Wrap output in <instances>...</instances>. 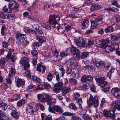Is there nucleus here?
<instances>
[{
  "mask_svg": "<svg viewBox=\"0 0 120 120\" xmlns=\"http://www.w3.org/2000/svg\"><path fill=\"white\" fill-rule=\"evenodd\" d=\"M74 42L78 46L83 48L87 47L88 46H91L94 43V41L89 40L87 44L86 41L80 38L79 39H75Z\"/></svg>",
  "mask_w": 120,
  "mask_h": 120,
  "instance_id": "1",
  "label": "nucleus"
},
{
  "mask_svg": "<svg viewBox=\"0 0 120 120\" xmlns=\"http://www.w3.org/2000/svg\"><path fill=\"white\" fill-rule=\"evenodd\" d=\"M87 103L89 105H91L93 104L94 107H97L98 105V97L96 96L93 97L90 94L89 99L87 100Z\"/></svg>",
  "mask_w": 120,
  "mask_h": 120,
  "instance_id": "2",
  "label": "nucleus"
},
{
  "mask_svg": "<svg viewBox=\"0 0 120 120\" xmlns=\"http://www.w3.org/2000/svg\"><path fill=\"white\" fill-rule=\"evenodd\" d=\"M36 106L37 104L33 102L31 103L27 107V112L31 115H33L36 109Z\"/></svg>",
  "mask_w": 120,
  "mask_h": 120,
  "instance_id": "3",
  "label": "nucleus"
},
{
  "mask_svg": "<svg viewBox=\"0 0 120 120\" xmlns=\"http://www.w3.org/2000/svg\"><path fill=\"white\" fill-rule=\"evenodd\" d=\"M49 17V22L50 25L57 23L59 20V16L56 15H50Z\"/></svg>",
  "mask_w": 120,
  "mask_h": 120,
  "instance_id": "4",
  "label": "nucleus"
},
{
  "mask_svg": "<svg viewBox=\"0 0 120 120\" xmlns=\"http://www.w3.org/2000/svg\"><path fill=\"white\" fill-rule=\"evenodd\" d=\"M63 83L62 82H60L56 83L54 85L52 89L54 92L57 93L61 91L62 86Z\"/></svg>",
  "mask_w": 120,
  "mask_h": 120,
  "instance_id": "5",
  "label": "nucleus"
},
{
  "mask_svg": "<svg viewBox=\"0 0 120 120\" xmlns=\"http://www.w3.org/2000/svg\"><path fill=\"white\" fill-rule=\"evenodd\" d=\"M103 115L106 117H112L114 118L115 117L114 112L113 110L108 111L104 110L103 111Z\"/></svg>",
  "mask_w": 120,
  "mask_h": 120,
  "instance_id": "6",
  "label": "nucleus"
},
{
  "mask_svg": "<svg viewBox=\"0 0 120 120\" xmlns=\"http://www.w3.org/2000/svg\"><path fill=\"white\" fill-rule=\"evenodd\" d=\"M28 59L25 57L22 59L20 61V63L22 66L24 65V70H26L30 67V65L28 61Z\"/></svg>",
  "mask_w": 120,
  "mask_h": 120,
  "instance_id": "7",
  "label": "nucleus"
},
{
  "mask_svg": "<svg viewBox=\"0 0 120 120\" xmlns=\"http://www.w3.org/2000/svg\"><path fill=\"white\" fill-rule=\"evenodd\" d=\"M19 5L14 0H12L9 2L8 5L9 9H13L16 11H17V8L19 7Z\"/></svg>",
  "mask_w": 120,
  "mask_h": 120,
  "instance_id": "8",
  "label": "nucleus"
},
{
  "mask_svg": "<svg viewBox=\"0 0 120 120\" xmlns=\"http://www.w3.org/2000/svg\"><path fill=\"white\" fill-rule=\"evenodd\" d=\"M48 95L46 94H39L37 95L38 100L40 102H46Z\"/></svg>",
  "mask_w": 120,
  "mask_h": 120,
  "instance_id": "9",
  "label": "nucleus"
},
{
  "mask_svg": "<svg viewBox=\"0 0 120 120\" xmlns=\"http://www.w3.org/2000/svg\"><path fill=\"white\" fill-rule=\"evenodd\" d=\"M47 104L49 105H54L56 101V100L51 97L49 95H48L47 98Z\"/></svg>",
  "mask_w": 120,
  "mask_h": 120,
  "instance_id": "10",
  "label": "nucleus"
},
{
  "mask_svg": "<svg viewBox=\"0 0 120 120\" xmlns=\"http://www.w3.org/2000/svg\"><path fill=\"white\" fill-rule=\"evenodd\" d=\"M71 90V87L69 86L64 87L62 88V95L63 96H65L67 93H69Z\"/></svg>",
  "mask_w": 120,
  "mask_h": 120,
  "instance_id": "11",
  "label": "nucleus"
},
{
  "mask_svg": "<svg viewBox=\"0 0 120 120\" xmlns=\"http://www.w3.org/2000/svg\"><path fill=\"white\" fill-rule=\"evenodd\" d=\"M37 70L39 72H41L42 71V73H44L46 69L45 66L40 64H38L37 65Z\"/></svg>",
  "mask_w": 120,
  "mask_h": 120,
  "instance_id": "12",
  "label": "nucleus"
},
{
  "mask_svg": "<svg viewBox=\"0 0 120 120\" xmlns=\"http://www.w3.org/2000/svg\"><path fill=\"white\" fill-rule=\"evenodd\" d=\"M11 55L12 53L11 52H9L6 58L8 60L10 59L11 61L13 62L17 59V57L15 54H13L12 55Z\"/></svg>",
  "mask_w": 120,
  "mask_h": 120,
  "instance_id": "13",
  "label": "nucleus"
},
{
  "mask_svg": "<svg viewBox=\"0 0 120 120\" xmlns=\"http://www.w3.org/2000/svg\"><path fill=\"white\" fill-rule=\"evenodd\" d=\"M41 116L42 120H52V116L50 115L47 116L45 113H43L41 114Z\"/></svg>",
  "mask_w": 120,
  "mask_h": 120,
  "instance_id": "14",
  "label": "nucleus"
},
{
  "mask_svg": "<svg viewBox=\"0 0 120 120\" xmlns=\"http://www.w3.org/2000/svg\"><path fill=\"white\" fill-rule=\"evenodd\" d=\"M69 62H70V65L71 68H76L77 62L74 58L71 59L69 60Z\"/></svg>",
  "mask_w": 120,
  "mask_h": 120,
  "instance_id": "15",
  "label": "nucleus"
},
{
  "mask_svg": "<svg viewBox=\"0 0 120 120\" xmlns=\"http://www.w3.org/2000/svg\"><path fill=\"white\" fill-rule=\"evenodd\" d=\"M82 28L84 29L87 28L89 25V21L87 19H83L81 22Z\"/></svg>",
  "mask_w": 120,
  "mask_h": 120,
  "instance_id": "16",
  "label": "nucleus"
},
{
  "mask_svg": "<svg viewBox=\"0 0 120 120\" xmlns=\"http://www.w3.org/2000/svg\"><path fill=\"white\" fill-rule=\"evenodd\" d=\"M16 38L18 41H19V42H20L22 40L25 39L26 38V37L24 34H17L16 36Z\"/></svg>",
  "mask_w": 120,
  "mask_h": 120,
  "instance_id": "17",
  "label": "nucleus"
},
{
  "mask_svg": "<svg viewBox=\"0 0 120 120\" xmlns=\"http://www.w3.org/2000/svg\"><path fill=\"white\" fill-rule=\"evenodd\" d=\"M116 101L112 102L111 104V107L112 108H113L115 111L117 109L118 110L120 111V104H116Z\"/></svg>",
  "mask_w": 120,
  "mask_h": 120,
  "instance_id": "18",
  "label": "nucleus"
},
{
  "mask_svg": "<svg viewBox=\"0 0 120 120\" xmlns=\"http://www.w3.org/2000/svg\"><path fill=\"white\" fill-rule=\"evenodd\" d=\"M16 85L18 87H20L21 86H23L25 83L24 81H23L21 79H19L18 77L15 80Z\"/></svg>",
  "mask_w": 120,
  "mask_h": 120,
  "instance_id": "19",
  "label": "nucleus"
},
{
  "mask_svg": "<svg viewBox=\"0 0 120 120\" xmlns=\"http://www.w3.org/2000/svg\"><path fill=\"white\" fill-rule=\"evenodd\" d=\"M69 50L68 51H70L73 54H75L76 53H79L80 52L79 50L78 49L75 48L73 46H71L70 48H69Z\"/></svg>",
  "mask_w": 120,
  "mask_h": 120,
  "instance_id": "20",
  "label": "nucleus"
},
{
  "mask_svg": "<svg viewBox=\"0 0 120 120\" xmlns=\"http://www.w3.org/2000/svg\"><path fill=\"white\" fill-rule=\"evenodd\" d=\"M101 6L100 5L94 4L91 6L90 7V11L93 12L96 11L100 8Z\"/></svg>",
  "mask_w": 120,
  "mask_h": 120,
  "instance_id": "21",
  "label": "nucleus"
},
{
  "mask_svg": "<svg viewBox=\"0 0 120 120\" xmlns=\"http://www.w3.org/2000/svg\"><path fill=\"white\" fill-rule=\"evenodd\" d=\"M37 39L39 41V43L41 44L42 43L45 42L46 39L45 37L43 36H36Z\"/></svg>",
  "mask_w": 120,
  "mask_h": 120,
  "instance_id": "22",
  "label": "nucleus"
},
{
  "mask_svg": "<svg viewBox=\"0 0 120 120\" xmlns=\"http://www.w3.org/2000/svg\"><path fill=\"white\" fill-rule=\"evenodd\" d=\"M11 114L14 118L18 119L19 118V113L15 110H13L11 113Z\"/></svg>",
  "mask_w": 120,
  "mask_h": 120,
  "instance_id": "23",
  "label": "nucleus"
},
{
  "mask_svg": "<svg viewBox=\"0 0 120 120\" xmlns=\"http://www.w3.org/2000/svg\"><path fill=\"white\" fill-rule=\"evenodd\" d=\"M103 51L107 53H109L112 51V49L111 46L107 45L104 48L102 49Z\"/></svg>",
  "mask_w": 120,
  "mask_h": 120,
  "instance_id": "24",
  "label": "nucleus"
},
{
  "mask_svg": "<svg viewBox=\"0 0 120 120\" xmlns=\"http://www.w3.org/2000/svg\"><path fill=\"white\" fill-rule=\"evenodd\" d=\"M53 109L56 112H59L60 113H62L63 112V111L62 109L60 107L58 106L54 105L53 106Z\"/></svg>",
  "mask_w": 120,
  "mask_h": 120,
  "instance_id": "25",
  "label": "nucleus"
},
{
  "mask_svg": "<svg viewBox=\"0 0 120 120\" xmlns=\"http://www.w3.org/2000/svg\"><path fill=\"white\" fill-rule=\"evenodd\" d=\"M93 62L94 64L96 65V67L98 68H100L101 65H102L101 64V62L99 61H98L97 60L94 59L93 61Z\"/></svg>",
  "mask_w": 120,
  "mask_h": 120,
  "instance_id": "26",
  "label": "nucleus"
},
{
  "mask_svg": "<svg viewBox=\"0 0 120 120\" xmlns=\"http://www.w3.org/2000/svg\"><path fill=\"white\" fill-rule=\"evenodd\" d=\"M24 31L26 32L32 33H34L35 32L34 30H33L29 28L26 27L24 28Z\"/></svg>",
  "mask_w": 120,
  "mask_h": 120,
  "instance_id": "27",
  "label": "nucleus"
},
{
  "mask_svg": "<svg viewBox=\"0 0 120 120\" xmlns=\"http://www.w3.org/2000/svg\"><path fill=\"white\" fill-rule=\"evenodd\" d=\"M103 115L102 113L101 112H99L96 111V113L94 116V118H101L102 117Z\"/></svg>",
  "mask_w": 120,
  "mask_h": 120,
  "instance_id": "28",
  "label": "nucleus"
},
{
  "mask_svg": "<svg viewBox=\"0 0 120 120\" xmlns=\"http://www.w3.org/2000/svg\"><path fill=\"white\" fill-rule=\"evenodd\" d=\"M82 116L85 120H91L92 119L91 116L86 114H83L82 115Z\"/></svg>",
  "mask_w": 120,
  "mask_h": 120,
  "instance_id": "29",
  "label": "nucleus"
},
{
  "mask_svg": "<svg viewBox=\"0 0 120 120\" xmlns=\"http://www.w3.org/2000/svg\"><path fill=\"white\" fill-rule=\"evenodd\" d=\"M69 49L67 48L66 51H64L61 52L60 53V56H61L63 57H64L67 56L69 52Z\"/></svg>",
  "mask_w": 120,
  "mask_h": 120,
  "instance_id": "30",
  "label": "nucleus"
},
{
  "mask_svg": "<svg viewBox=\"0 0 120 120\" xmlns=\"http://www.w3.org/2000/svg\"><path fill=\"white\" fill-rule=\"evenodd\" d=\"M89 53L88 52H82L81 55V58L85 59L89 57Z\"/></svg>",
  "mask_w": 120,
  "mask_h": 120,
  "instance_id": "31",
  "label": "nucleus"
},
{
  "mask_svg": "<svg viewBox=\"0 0 120 120\" xmlns=\"http://www.w3.org/2000/svg\"><path fill=\"white\" fill-rule=\"evenodd\" d=\"M114 29L113 27L110 26L108 27H106L105 29V31L107 33L109 32H113L114 31Z\"/></svg>",
  "mask_w": 120,
  "mask_h": 120,
  "instance_id": "32",
  "label": "nucleus"
},
{
  "mask_svg": "<svg viewBox=\"0 0 120 120\" xmlns=\"http://www.w3.org/2000/svg\"><path fill=\"white\" fill-rule=\"evenodd\" d=\"M16 73V71L14 69L11 68L10 69L9 74V77H12Z\"/></svg>",
  "mask_w": 120,
  "mask_h": 120,
  "instance_id": "33",
  "label": "nucleus"
},
{
  "mask_svg": "<svg viewBox=\"0 0 120 120\" xmlns=\"http://www.w3.org/2000/svg\"><path fill=\"white\" fill-rule=\"evenodd\" d=\"M95 79L97 82L98 83H100L103 80H105L104 77H101L98 76H97L95 77Z\"/></svg>",
  "mask_w": 120,
  "mask_h": 120,
  "instance_id": "34",
  "label": "nucleus"
},
{
  "mask_svg": "<svg viewBox=\"0 0 120 120\" xmlns=\"http://www.w3.org/2000/svg\"><path fill=\"white\" fill-rule=\"evenodd\" d=\"M69 82L71 84L74 85H76L77 84L76 79L73 78H71L69 79Z\"/></svg>",
  "mask_w": 120,
  "mask_h": 120,
  "instance_id": "35",
  "label": "nucleus"
},
{
  "mask_svg": "<svg viewBox=\"0 0 120 120\" xmlns=\"http://www.w3.org/2000/svg\"><path fill=\"white\" fill-rule=\"evenodd\" d=\"M111 46L112 49V51L117 50L119 48V45L116 43H113Z\"/></svg>",
  "mask_w": 120,
  "mask_h": 120,
  "instance_id": "36",
  "label": "nucleus"
},
{
  "mask_svg": "<svg viewBox=\"0 0 120 120\" xmlns=\"http://www.w3.org/2000/svg\"><path fill=\"white\" fill-rule=\"evenodd\" d=\"M42 27L48 30H50L51 29L50 26L48 24L44 22H42L41 24Z\"/></svg>",
  "mask_w": 120,
  "mask_h": 120,
  "instance_id": "37",
  "label": "nucleus"
},
{
  "mask_svg": "<svg viewBox=\"0 0 120 120\" xmlns=\"http://www.w3.org/2000/svg\"><path fill=\"white\" fill-rule=\"evenodd\" d=\"M51 50L54 55L56 57H57L58 52L56 47L55 46L52 47L51 48Z\"/></svg>",
  "mask_w": 120,
  "mask_h": 120,
  "instance_id": "38",
  "label": "nucleus"
},
{
  "mask_svg": "<svg viewBox=\"0 0 120 120\" xmlns=\"http://www.w3.org/2000/svg\"><path fill=\"white\" fill-rule=\"evenodd\" d=\"M0 107L3 110H5L7 108L8 105L6 103L2 102L0 103Z\"/></svg>",
  "mask_w": 120,
  "mask_h": 120,
  "instance_id": "39",
  "label": "nucleus"
},
{
  "mask_svg": "<svg viewBox=\"0 0 120 120\" xmlns=\"http://www.w3.org/2000/svg\"><path fill=\"white\" fill-rule=\"evenodd\" d=\"M98 26V24L97 22H95V21H94L91 22V27L92 29L96 28Z\"/></svg>",
  "mask_w": 120,
  "mask_h": 120,
  "instance_id": "40",
  "label": "nucleus"
},
{
  "mask_svg": "<svg viewBox=\"0 0 120 120\" xmlns=\"http://www.w3.org/2000/svg\"><path fill=\"white\" fill-rule=\"evenodd\" d=\"M101 64L102 65H103L105 67L108 69L110 67L111 65V64L110 63L105 62L103 61H101Z\"/></svg>",
  "mask_w": 120,
  "mask_h": 120,
  "instance_id": "41",
  "label": "nucleus"
},
{
  "mask_svg": "<svg viewBox=\"0 0 120 120\" xmlns=\"http://www.w3.org/2000/svg\"><path fill=\"white\" fill-rule=\"evenodd\" d=\"M53 74L52 73H49L47 75V79L49 81H51L53 79Z\"/></svg>",
  "mask_w": 120,
  "mask_h": 120,
  "instance_id": "42",
  "label": "nucleus"
},
{
  "mask_svg": "<svg viewBox=\"0 0 120 120\" xmlns=\"http://www.w3.org/2000/svg\"><path fill=\"white\" fill-rule=\"evenodd\" d=\"M25 103V101L24 99H21L17 103V106L18 107L21 106Z\"/></svg>",
  "mask_w": 120,
  "mask_h": 120,
  "instance_id": "43",
  "label": "nucleus"
},
{
  "mask_svg": "<svg viewBox=\"0 0 120 120\" xmlns=\"http://www.w3.org/2000/svg\"><path fill=\"white\" fill-rule=\"evenodd\" d=\"M32 79L34 82H37L38 83H40L41 81V79L35 76H32Z\"/></svg>",
  "mask_w": 120,
  "mask_h": 120,
  "instance_id": "44",
  "label": "nucleus"
},
{
  "mask_svg": "<svg viewBox=\"0 0 120 120\" xmlns=\"http://www.w3.org/2000/svg\"><path fill=\"white\" fill-rule=\"evenodd\" d=\"M31 53L32 56L34 57L37 58L38 57V52L36 50L34 49L31 51Z\"/></svg>",
  "mask_w": 120,
  "mask_h": 120,
  "instance_id": "45",
  "label": "nucleus"
},
{
  "mask_svg": "<svg viewBox=\"0 0 120 120\" xmlns=\"http://www.w3.org/2000/svg\"><path fill=\"white\" fill-rule=\"evenodd\" d=\"M7 8L6 6H4L3 8V10L4 11L5 13H11L12 12V10L11 9H9Z\"/></svg>",
  "mask_w": 120,
  "mask_h": 120,
  "instance_id": "46",
  "label": "nucleus"
},
{
  "mask_svg": "<svg viewBox=\"0 0 120 120\" xmlns=\"http://www.w3.org/2000/svg\"><path fill=\"white\" fill-rule=\"evenodd\" d=\"M59 69L61 73H62L61 76L62 77L63 76L64 73L65 72V70L64 69L63 66H59Z\"/></svg>",
  "mask_w": 120,
  "mask_h": 120,
  "instance_id": "47",
  "label": "nucleus"
},
{
  "mask_svg": "<svg viewBox=\"0 0 120 120\" xmlns=\"http://www.w3.org/2000/svg\"><path fill=\"white\" fill-rule=\"evenodd\" d=\"M108 44L106 43L105 40H104L102 41V42L101 43L100 46V47L103 49Z\"/></svg>",
  "mask_w": 120,
  "mask_h": 120,
  "instance_id": "48",
  "label": "nucleus"
},
{
  "mask_svg": "<svg viewBox=\"0 0 120 120\" xmlns=\"http://www.w3.org/2000/svg\"><path fill=\"white\" fill-rule=\"evenodd\" d=\"M23 46L24 47H26L27 45H28L29 44L28 41H26L25 39L24 40H22L21 42H20Z\"/></svg>",
  "mask_w": 120,
  "mask_h": 120,
  "instance_id": "49",
  "label": "nucleus"
},
{
  "mask_svg": "<svg viewBox=\"0 0 120 120\" xmlns=\"http://www.w3.org/2000/svg\"><path fill=\"white\" fill-rule=\"evenodd\" d=\"M107 83V82L103 80L100 83H99V85L100 86L101 88H103L105 86V85Z\"/></svg>",
  "mask_w": 120,
  "mask_h": 120,
  "instance_id": "50",
  "label": "nucleus"
},
{
  "mask_svg": "<svg viewBox=\"0 0 120 120\" xmlns=\"http://www.w3.org/2000/svg\"><path fill=\"white\" fill-rule=\"evenodd\" d=\"M41 45L42 44H40L38 42H36L32 44V46L33 48L35 49L37 47H39V46Z\"/></svg>",
  "mask_w": 120,
  "mask_h": 120,
  "instance_id": "51",
  "label": "nucleus"
},
{
  "mask_svg": "<svg viewBox=\"0 0 120 120\" xmlns=\"http://www.w3.org/2000/svg\"><path fill=\"white\" fill-rule=\"evenodd\" d=\"M111 38L114 40H117L120 39V36L116 35H112L111 36Z\"/></svg>",
  "mask_w": 120,
  "mask_h": 120,
  "instance_id": "52",
  "label": "nucleus"
},
{
  "mask_svg": "<svg viewBox=\"0 0 120 120\" xmlns=\"http://www.w3.org/2000/svg\"><path fill=\"white\" fill-rule=\"evenodd\" d=\"M114 21L116 22H117L120 21V17L118 15H116L113 18Z\"/></svg>",
  "mask_w": 120,
  "mask_h": 120,
  "instance_id": "53",
  "label": "nucleus"
},
{
  "mask_svg": "<svg viewBox=\"0 0 120 120\" xmlns=\"http://www.w3.org/2000/svg\"><path fill=\"white\" fill-rule=\"evenodd\" d=\"M80 94L78 92H75L74 94L73 98L74 100L77 99L80 96Z\"/></svg>",
  "mask_w": 120,
  "mask_h": 120,
  "instance_id": "54",
  "label": "nucleus"
},
{
  "mask_svg": "<svg viewBox=\"0 0 120 120\" xmlns=\"http://www.w3.org/2000/svg\"><path fill=\"white\" fill-rule=\"evenodd\" d=\"M69 107L72 109L76 110L77 109V108L75 105L74 104L71 103L69 105Z\"/></svg>",
  "mask_w": 120,
  "mask_h": 120,
  "instance_id": "55",
  "label": "nucleus"
},
{
  "mask_svg": "<svg viewBox=\"0 0 120 120\" xmlns=\"http://www.w3.org/2000/svg\"><path fill=\"white\" fill-rule=\"evenodd\" d=\"M120 89L117 88L116 87L112 88L111 90V92L113 94H115L116 92L120 90Z\"/></svg>",
  "mask_w": 120,
  "mask_h": 120,
  "instance_id": "56",
  "label": "nucleus"
},
{
  "mask_svg": "<svg viewBox=\"0 0 120 120\" xmlns=\"http://www.w3.org/2000/svg\"><path fill=\"white\" fill-rule=\"evenodd\" d=\"M26 70V71L25 72V76H26L30 78L31 77V74L29 70L27 69Z\"/></svg>",
  "mask_w": 120,
  "mask_h": 120,
  "instance_id": "57",
  "label": "nucleus"
},
{
  "mask_svg": "<svg viewBox=\"0 0 120 120\" xmlns=\"http://www.w3.org/2000/svg\"><path fill=\"white\" fill-rule=\"evenodd\" d=\"M65 31L66 32H68L70 31L71 29V27L70 25L65 24Z\"/></svg>",
  "mask_w": 120,
  "mask_h": 120,
  "instance_id": "58",
  "label": "nucleus"
},
{
  "mask_svg": "<svg viewBox=\"0 0 120 120\" xmlns=\"http://www.w3.org/2000/svg\"><path fill=\"white\" fill-rule=\"evenodd\" d=\"M8 19H9L11 20H13L15 19L16 17L14 15L10 14L8 15Z\"/></svg>",
  "mask_w": 120,
  "mask_h": 120,
  "instance_id": "59",
  "label": "nucleus"
},
{
  "mask_svg": "<svg viewBox=\"0 0 120 120\" xmlns=\"http://www.w3.org/2000/svg\"><path fill=\"white\" fill-rule=\"evenodd\" d=\"M80 52H79V53H76L74 54L75 57L74 58L76 60H79L80 58H81V56L80 55Z\"/></svg>",
  "mask_w": 120,
  "mask_h": 120,
  "instance_id": "60",
  "label": "nucleus"
},
{
  "mask_svg": "<svg viewBox=\"0 0 120 120\" xmlns=\"http://www.w3.org/2000/svg\"><path fill=\"white\" fill-rule=\"evenodd\" d=\"M62 113L63 115L67 116H72L74 115L73 113L68 112H65Z\"/></svg>",
  "mask_w": 120,
  "mask_h": 120,
  "instance_id": "61",
  "label": "nucleus"
},
{
  "mask_svg": "<svg viewBox=\"0 0 120 120\" xmlns=\"http://www.w3.org/2000/svg\"><path fill=\"white\" fill-rule=\"evenodd\" d=\"M5 64V61L4 60L2 59L0 60V65L3 67L4 66Z\"/></svg>",
  "mask_w": 120,
  "mask_h": 120,
  "instance_id": "62",
  "label": "nucleus"
},
{
  "mask_svg": "<svg viewBox=\"0 0 120 120\" xmlns=\"http://www.w3.org/2000/svg\"><path fill=\"white\" fill-rule=\"evenodd\" d=\"M8 15L1 13L0 14V17L5 19H8Z\"/></svg>",
  "mask_w": 120,
  "mask_h": 120,
  "instance_id": "63",
  "label": "nucleus"
},
{
  "mask_svg": "<svg viewBox=\"0 0 120 120\" xmlns=\"http://www.w3.org/2000/svg\"><path fill=\"white\" fill-rule=\"evenodd\" d=\"M87 76L86 75H83L81 78V80L82 82H85L87 81Z\"/></svg>",
  "mask_w": 120,
  "mask_h": 120,
  "instance_id": "64",
  "label": "nucleus"
}]
</instances>
